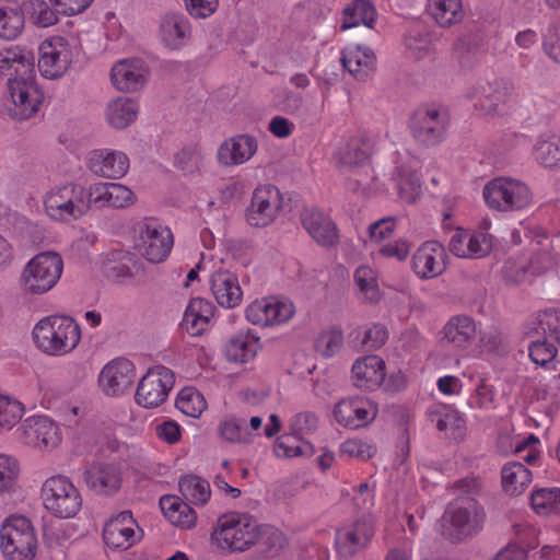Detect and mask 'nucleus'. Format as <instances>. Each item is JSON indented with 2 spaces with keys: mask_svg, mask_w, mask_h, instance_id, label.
Segmentation results:
<instances>
[{
  "mask_svg": "<svg viewBox=\"0 0 560 560\" xmlns=\"http://www.w3.org/2000/svg\"><path fill=\"white\" fill-rule=\"evenodd\" d=\"M442 520L443 538L458 545L472 539L483 529L487 513L478 500H468L450 503Z\"/></svg>",
  "mask_w": 560,
  "mask_h": 560,
  "instance_id": "obj_1",
  "label": "nucleus"
},
{
  "mask_svg": "<svg viewBox=\"0 0 560 560\" xmlns=\"http://www.w3.org/2000/svg\"><path fill=\"white\" fill-rule=\"evenodd\" d=\"M33 338L44 352L58 355L68 353L78 346L81 330L70 316L51 315L35 325Z\"/></svg>",
  "mask_w": 560,
  "mask_h": 560,
  "instance_id": "obj_2",
  "label": "nucleus"
},
{
  "mask_svg": "<svg viewBox=\"0 0 560 560\" xmlns=\"http://www.w3.org/2000/svg\"><path fill=\"white\" fill-rule=\"evenodd\" d=\"M262 526L249 514L230 513L218 521L215 538L223 549L245 551L258 542Z\"/></svg>",
  "mask_w": 560,
  "mask_h": 560,
  "instance_id": "obj_3",
  "label": "nucleus"
},
{
  "mask_svg": "<svg viewBox=\"0 0 560 560\" xmlns=\"http://www.w3.org/2000/svg\"><path fill=\"white\" fill-rule=\"evenodd\" d=\"M37 538L32 522L25 516H11L0 528V548L7 560H33Z\"/></svg>",
  "mask_w": 560,
  "mask_h": 560,
  "instance_id": "obj_4",
  "label": "nucleus"
},
{
  "mask_svg": "<svg viewBox=\"0 0 560 560\" xmlns=\"http://www.w3.org/2000/svg\"><path fill=\"white\" fill-rule=\"evenodd\" d=\"M42 499L46 510L60 518L75 516L82 506L79 490L63 476H52L44 482Z\"/></svg>",
  "mask_w": 560,
  "mask_h": 560,
  "instance_id": "obj_5",
  "label": "nucleus"
},
{
  "mask_svg": "<svg viewBox=\"0 0 560 560\" xmlns=\"http://www.w3.org/2000/svg\"><path fill=\"white\" fill-rule=\"evenodd\" d=\"M486 203L498 211L522 210L532 202L527 185L508 177L491 179L482 191Z\"/></svg>",
  "mask_w": 560,
  "mask_h": 560,
  "instance_id": "obj_6",
  "label": "nucleus"
},
{
  "mask_svg": "<svg viewBox=\"0 0 560 560\" xmlns=\"http://www.w3.org/2000/svg\"><path fill=\"white\" fill-rule=\"evenodd\" d=\"M63 262L59 254L44 252L37 254L23 272L25 289L33 294H43L51 290L59 280Z\"/></svg>",
  "mask_w": 560,
  "mask_h": 560,
  "instance_id": "obj_7",
  "label": "nucleus"
},
{
  "mask_svg": "<svg viewBox=\"0 0 560 560\" xmlns=\"http://www.w3.org/2000/svg\"><path fill=\"white\" fill-rule=\"evenodd\" d=\"M448 124L447 110L435 106H421L411 116L410 130L418 143L430 148L444 139Z\"/></svg>",
  "mask_w": 560,
  "mask_h": 560,
  "instance_id": "obj_8",
  "label": "nucleus"
},
{
  "mask_svg": "<svg viewBox=\"0 0 560 560\" xmlns=\"http://www.w3.org/2000/svg\"><path fill=\"white\" fill-rule=\"evenodd\" d=\"M8 89L12 100L9 113L13 119L25 120L39 110L44 93L38 88L35 75L9 79Z\"/></svg>",
  "mask_w": 560,
  "mask_h": 560,
  "instance_id": "obj_9",
  "label": "nucleus"
},
{
  "mask_svg": "<svg viewBox=\"0 0 560 560\" xmlns=\"http://www.w3.org/2000/svg\"><path fill=\"white\" fill-rule=\"evenodd\" d=\"M45 208L54 219H78L90 209L88 190L73 184L57 188L45 199Z\"/></svg>",
  "mask_w": 560,
  "mask_h": 560,
  "instance_id": "obj_10",
  "label": "nucleus"
},
{
  "mask_svg": "<svg viewBox=\"0 0 560 560\" xmlns=\"http://www.w3.org/2000/svg\"><path fill=\"white\" fill-rule=\"evenodd\" d=\"M174 383V373L168 368L156 365L139 381L135 399L144 408L159 407L166 400Z\"/></svg>",
  "mask_w": 560,
  "mask_h": 560,
  "instance_id": "obj_11",
  "label": "nucleus"
},
{
  "mask_svg": "<svg viewBox=\"0 0 560 560\" xmlns=\"http://www.w3.org/2000/svg\"><path fill=\"white\" fill-rule=\"evenodd\" d=\"M72 52L69 43L61 36L45 39L38 47V70L47 79H59L69 69Z\"/></svg>",
  "mask_w": 560,
  "mask_h": 560,
  "instance_id": "obj_12",
  "label": "nucleus"
},
{
  "mask_svg": "<svg viewBox=\"0 0 560 560\" xmlns=\"http://www.w3.org/2000/svg\"><path fill=\"white\" fill-rule=\"evenodd\" d=\"M281 207L282 196L276 186H259L246 209V221L252 226L265 228L275 221Z\"/></svg>",
  "mask_w": 560,
  "mask_h": 560,
  "instance_id": "obj_13",
  "label": "nucleus"
},
{
  "mask_svg": "<svg viewBox=\"0 0 560 560\" xmlns=\"http://www.w3.org/2000/svg\"><path fill=\"white\" fill-rule=\"evenodd\" d=\"M173 235L167 228L145 225L140 231L137 250L150 262L159 264L170 254Z\"/></svg>",
  "mask_w": 560,
  "mask_h": 560,
  "instance_id": "obj_14",
  "label": "nucleus"
},
{
  "mask_svg": "<svg viewBox=\"0 0 560 560\" xmlns=\"http://www.w3.org/2000/svg\"><path fill=\"white\" fill-rule=\"evenodd\" d=\"M294 314L292 303L276 299H262L253 302L246 308V318L254 325L273 326L290 319Z\"/></svg>",
  "mask_w": 560,
  "mask_h": 560,
  "instance_id": "obj_15",
  "label": "nucleus"
},
{
  "mask_svg": "<svg viewBox=\"0 0 560 560\" xmlns=\"http://www.w3.org/2000/svg\"><path fill=\"white\" fill-rule=\"evenodd\" d=\"M300 220L312 238L323 247H335L339 243V233L335 222L315 208L301 211Z\"/></svg>",
  "mask_w": 560,
  "mask_h": 560,
  "instance_id": "obj_16",
  "label": "nucleus"
},
{
  "mask_svg": "<svg viewBox=\"0 0 560 560\" xmlns=\"http://www.w3.org/2000/svg\"><path fill=\"white\" fill-rule=\"evenodd\" d=\"M447 254L442 244L435 241L423 243L412 256V269L424 279L440 276L446 268Z\"/></svg>",
  "mask_w": 560,
  "mask_h": 560,
  "instance_id": "obj_17",
  "label": "nucleus"
},
{
  "mask_svg": "<svg viewBox=\"0 0 560 560\" xmlns=\"http://www.w3.org/2000/svg\"><path fill=\"white\" fill-rule=\"evenodd\" d=\"M135 201L133 192L121 184L116 183H98L88 189V202L90 209L95 207L102 209L104 207L125 208Z\"/></svg>",
  "mask_w": 560,
  "mask_h": 560,
  "instance_id": "obj_18",
  "label": "nucleus"
},
{
  "mask_svg": "<svg viewBox=\"0 0 560 560\" xmlns=\"http://www.w3.org/2000/svg\"><path fill=\"white\" fill-rule=\"evenodd\" d=\"M148 69L143 60L126 59L114 65L110 79L115 88L122 92H136L147 82Z\"/></svg>",
  "mask_w": 560,
  "mask_h": 560,
  "instance_id": "obj_19",
  "label": "nucleus"
},
{
  "mask_svg": "<svg viewBox=\"0 0 560 560\" xmlns=\"http://www.w3.org/2000/svg\"><path fill=\"white\" fill-rule=\"evenodd\" d=\"M133 378L132 363L127 359H120L103 368L98 382L107 395L116 396L127 390L132 385Z\"/></svg>",
  "mask_w": 560,
  "mask_h": 560,
  "instance_id": "obj_20",
  "label": "nucleus"
},
{
  "mask_svg": "<svg viewBox=\"0 0 560 560\" xmlns=\"http://www.w3.org/2000/svg\"><path fill=\"white\" fill-rule=\"evenodd\" d=\"M374 535L372 524L365 520H359L351 526L337 532L336 546L341 557H352L364 549Z\"/></svg>",
  "mask_w": 560,
  "mask_h": 560,
  "instance_id": "obj_21",
  "label": "nucleus"
},
{
  "mask_svg": "<svg viewBox=\"0 0 560 560\" xmlns=\"http://www.w3.org/2000/svg\"><path fill=\"white\" fill-rule=\"evenodd\" d=\"M385 376V362L378 355L359 358L352 366L353 385L364 390L381 387Z\"/></svg>",
  "mask_w": 560,
  "mask_h": 560,
  "instance_id": "obj_22",
  "label": "nucleus"
},
{
  "mask_svg": "<svg viewBox=\"0 0 560 560\" xmlns=\"http://www.w3.org/2000/svg\"><path fill=\"white\" fill-rule=\"evenodd\" d=\"M130 511H122L110 518L103 528L104 542L114 549H128L135 542V526Z\"/></svg>",
  "mask_w": 560,
  "mask_h": 560,
  "instance_id": "obj_23",
  "label": "nucleus"
},
{
  "mask_svg": "<svg viewBox=\"0 0 560 560\" xmlns=\"http://www.w3.org/2000/svg\"><path fill=\"white\" fill-rule=\"evenodd\" d=\"M84 481L98 494L112 495L121 487V474L113 464H95L83 472Z\"/></svg>",
  "mask_w": 560,
  "mask_h": 560,
  "instance_id": "obj_24",
  "label": "nucleus"
},
{
  "mask_svg": "<svg viewBox=\"0 0 560 560\" xmlns=\"http://www.w3.org/2000/svg\"><path fill=\"white\" fill-rule=\"evenodd\" d=\"M89 168L101 177L118 179L127 173L129 159L122 152L95 150L91 152Z\"/></svg>",
  "mask_w": 560,
  "mask_h": 560,
  "instance_id": "obj_25",
  "label": "nucleus"
},
{
  "mask_svg": "<svg viewBox=\"0 0 560 560\" xmlns=\"http://www.w3.org/2000/svg\"><path fill=\"white\" fill-rule=\"evenodd\" d=\"M257 151V141L249 135H237L225 140L218 150L221 165L233 166L248 161Z\"/></svg>",
  "mask_w": 560,
  "mask_h": 560,
  "instance_id": "obj_26",
  "label": "nucleus"
},
{
  "mask_svg": "<svg viewBox=\"0 0 560 560\" xmlns=\"http://www.w3.org/2000/svg\"><path fill=\"white\" fill-rule=\"evenodd\" d=\"M210 284L219 305L234 308L241 304L243 291L234 273L229 270H218L212 273Z\"/></svg>",
  "mask_w": 560,
  "mask_h": 560,
  "instance_id": "obj_27",
  "label": "nucleus"
},
{
  "mask_svg": "<svg viewBox=\"0 0 560 560\" xmlns=\"http://www.w3.org/2000/svg\"><path fill=\"white\" fill-rule=\"evenodd\" d=\"M334 416L338 423L357 429L369 424L376 416L371 411V404L359 399L339 401L334 409Z\"/></svg>",
  "mask_w": 560,
  "mask_h": 560,
  "instance_id": "obj_28",
  "label": "nucleus"
},
{
  "mask_svg": "<svg viewBox=\"0 0 560 560\" xmlns=\"http://www.w3.org/2000/svg\"><path fill=\"white\" fill-rule=\"evenodd\" d=\"M23 428L28 441L37 447L52 448L60 443L58 428L47 417L27 419Z\"/></svg>",
  "mask_w": 560,
  "mask_h": 560,
  "instance_id": "obj_29",
  "label": "nucleus"
},
{
  "mask_svg": "<svg viewBox=\"0 0 560 560\" xmlns=\"http://www.w3.org/2000/svg\"><path fill=\"white\" fill-rule=\"evenodd\" d=\"M191 34L188 21L179 14H165L160 24V36L162 43L170 49L175 50L184 46Z\"/></svg>",
  "mask_w": 560,
  "mask_h": 560,
  "instance_id": "obj_30",
  "label": "nucleus"
},
{
  "mask_svg": "<svg viewBox=\"0 0 560 560\" xmlns=\"http://www.w3.org/2000/svg\"><path fill=\"white\" fill-rule=\"evenodd\" d=\"M475 334L476 324L466 315L452 317L443 328V339L458 348L468 347Z\"/></svg>",
  "mask_w": 560,
  "mask_h": 560,
  "instance_id": "obj_31",
  "label": "nucleus"
},
{
  "mask_svg": "<svg viewBox=\"0 0 560 560\" xmlns=\"http://www.w3.org/2000/svg\"><path fill=\"white\" fill-rule=\"evenodd\" d=\"M24 27V10L11 0H0V37L16 38Z\"/></svg>",
  "mask_w": 560,
  "mask_h": 560,
  "instance_id": "obj_32",
  "label": "nucleus"
},
{
  "mask_svg": "<svg viewBox=\"0 0 560 560\" xmlns=\"http://www.w3.org/2000/svg\"><path fill=\"white\" fill-rule=\"evenodd\" d=\"M502 488L511 494H521L532 482V471L520 462H511L501 471Z\"/></svg>",
  "mask_w": 560,
  "mask_h": 560,
  "instance_id": "obj_33",
  "label": "nucleus"
},
{
  "mask_svg": "<svg viewBox=\"0 0 560 560\" xmlns=\"http://www.w3.org/2000/svg\"><path fill=\"white\" fill-rule=\"evenodd\" d=\"M428 12L442 27L458 23L464 18L460 0H428Z\"/></svg>",
  "mask_w": 560,
  "mask_h": 560,
  "instance_id": "obj_34",
  "label": "nucleus"
},
{
  "mask_svg": "<svg viewBox=\"0 0 560 560\" xmlns=\"http://www.w3.org/2000/svg\"><path fill=\"white\" fill-rule=\"evenodd\" d=\"M138 105L129 97H118L106 109L107 121L117 129L128 127L137 117Z\"/></svg>",
  "mask_w": 560,
  "mask_h": 560,
  "instance_id": "obj_35",
  "label": "nucleus"
},
{
  "mask_svg": "<svg viewBox=\"0 0 560 560\" xmlns=\"http://www.w3.org/2000/svg\"><path fill=\"white\" fill-rule=\"evenodd\" d=\"M342 15V30L355 27L360 24L372 28L375 22L376 11L370 1L355 0L343 10Z\"/></svg>",
  "mask_w": 560,
  "mask_h": 560,
  "instance_id": "obj_36",
  "label": "nucleus"
},
{
  "mask_svg": "<svg viewBox=\"0 0 560 560\" xmlns=\"http://www.w3.org/2000/svg\"><path fill=\"white\" fill-rule=\"evenodd\" d=\"M178 487L182 495L194 504L203 505L211 495L209 482L196 475L182 477Z\"/></svg>",
  "mask_w": 560,
  "mask_h": 560,
  "instance_id": "obj_37",
  "label": "nucleus"
},
{
  "mask_svg": "<svg viewBox=\"0 0 560 560\" xmlns=\"http://www.w3.org/2000/svg\"><path fill=\"white\" fill-rule=\"evenodd\" d=\"M514 85L510 82H501L492 93L486 95L481 102V107L487 114H505V107H510L513 101Z\"/></svg>",
  "mask_w": 560,
  "mask_h": 560,
  "instance_id": "obj_38",
  "label": "nucleus"
},
{
  "mask_svg": "<svg viewBox=\"0 0 560 560\" xmlns=\"http://www.w3.org/2000/svg\"><path fill=\"white\" fill-rule=\"evenodd\" d=\"M22 7L38 26L48 27L55 25L59 20L60 11L55 7L50 8L45 0H28L23 2Z\"/></svg>",
  "mask_w": 560,
  "mask_h": 560,
  "instance_id": "obj_39",
  "label": "nucleus"
},
{
  "mask_svg": "<svg viewBox=\"0 0 560 560\" xmlns=\"http://www.w3.org/2000/svg\"><path fill=\"white\" fill-rule=\"evenodd\" d=\"M366 143L360 138H352L336 154L338 162L345 166H357L364 163L369 153Z\"/></svg>",
  "mask_w": 560,
  "mask_h": 560,
  "instance_id": "obj_40",
  "label": "nucleus"
},
{
  "mask_svg": "<svg viewBox=\"0 0 560 560\" xmlns=\"http://www.w3.org/2000/svg\"><path fill=\"white\" fill-rule=\"evenodd\" d=\"M256 354V345L247 336L232 337L225 346V357L232 362H247Z\"/></svg>",
  "mask_w": 560,
  "mask_h": 560,
  "instance_id": "obj_41",
  "label": "nucleus"
},
{
  "mask_svg": "<svg viewBox=\"0 0 560 560\" xmlns=\"http://www.w3.org/2000/svg\"><path fill=\"white\" fill-rule=\"evenodd\" d=\"M219 434L232 443L249 444L253 441V435L247 430L245 419H226L219 425Z\"/></svg>",
  "mask_w": 560,
  "mask_h": 560,
  "instance_id": "obj_42",
  "label": "nucleus"
},
{
  "mask_svg": "<svg viewBox=\"0 0 560 560\" xmlns=\"http://www.w3.org/2000/svg\"><path fill=\"white\" fill-rule=\"evenodd\" d=\"M450 489L456 497L454 503H462L468 500H477V497L482 493L483 485L479 477L467 476L453 482Z\"/></svg>",
  "mask_w": 560,
  "mask_h": 560,
  "instance_id": "obj_43",
  "label": "nucleus"
},
{
  "mask_svg": "<svg viewBox=\"0 0 560 560\" xmlns=\"http://www.w3.org/2000/svg\"><path fill=\"white\" fill-rule=\"evenodd\" d=\"M175 406L186 416L198 418L207 408L203 396L191 388H184L176 399Z\"/></svg>",
  "mask_w": 560,
  "mask_h": 560,
  "instance_id": "obj_44",
  "label": "nucleus"
},
{
  "mask_svg": "<svg viewBox=\"0 0 560 560\" xmlns=\"http://www.w3.org/2000/svg\"><path fill=\"white\" fill-rule=\"evenodd\" d=\"M24 408L18 400L0 395V430L13 428L23 416Z\"/></svg>",
  "mask_w": 560,
  "mask_h": 560,
  "instance_id": "obj_45",
  "label": "nucleus"
},
{
  "mask_svg": "<svg viewBox=\"0 0 560 560\" xmlns=\"http://www.w3.org/2000/svg\"><path fill=\"white\" fill-rule=\"evenodd\" d=\"M20 474L19 462L8 455H0V493L11 491Z\"/></svg>",
  "mask_w": 560,
  "mask_h": 560,
  "instance_id": "obj_46",
  "label": "nucleus"
},
{
  "mask_svg": "<svg viewBox=\"0 0 560 560\" xmlns=\"http://www.w3.org/2000/svg\"><path fill=\"white\" fill-rule=\"evenodd\" d=\"M201 152L197 144L184 147L175 155V165L185 174H192L200 167Z\"/></svg>",
  "mask_w": 560,
  "mask_h": 560,
  "instance_id": "obj_47",
  "label": "nucleus"
},
{
  "mask_svg": "<svg viewBox=\"0 0 560 560\" xmlns=\"http://www.w3.org/2000/svg\"><path fill=\"white\" fill-rule=\"evenodd\" d=\"M528 351L532 361L541 366L552 361L557 354L556 346L546 337L532 341Z\"/></svg>",
  "mask_w": 560,
  "mask_h": 560,
  "instance_id": "obj_48",
  "label": "nucleus"
},
{
  "mask_svg": "<svg viewBox=\"0 0 560 560\" xmlns=\"http://www.w3.org/2000/svg\"><path fill=\"white\" fill-rule=\"evenodd\" d=\"M343 342V336L341 330L331 329L329 331L322 332L316 341V350L325 357H331L336 354L341 348Z\"/></svg>",
  "mask_w": 560,
  "mask_h": 560,
  "instance_id": "obj_49",
  "label": "nucleus"
},
{
  "mask_svg": "<svg viewBox=\"0 0 560 560\" xmlns=\"http://www.w3.org/2000/svg\"><path fill=\"white\" fill-rule=\"evenodd\" d=\"M540 328L560 345V310H545L538 315Z\"/></svg>",
  "mask_w": 560,
  "mask_h": 560,
  "instance_id": "obj_50",
  "label": "nucleus"
},
{
  "mask_svg": "<svg viewBox=\"0 0 560 560\" xmlns=\"http://www.w3.org/2000/svg\"><path fill=\"white\" fill-rule=\"evenodd\" d=\"M536 545L523 541H511L503 547L491 560H527L528 551Z\"/></svg>",
  "mask_w": 560,
  "mask_h": 560,
  "instance_id": "obj_51",
  "label": "nucleus"
},
{
  "mask_svg": "<svg viewBox=\"0 0 560 560\" xmlns=\"http://www.w3.org/2000/svg\"><path fill=\"white\" fill-rule=\"evenodd\" d=\"M536 159L546 167L560 165V145L553 141H541L536 148Z\"/></svg>",
  "mask_w": 560,
  "mask_h": 560,
  "instance_id": "obj_52",
  "label": "nucleus"
},
{
  "mask_svg": "<svg viewBox=\"0 0 560 560\" xmlns=\"http://www.w3.org/2000/svg\"><path fill=\"white\" fill-rule=\"evenodd\" d=\"M208 324L209 322L201 317L199 312L191 311V305L188 304L180 324L182 328L190 336H200L206 331Z\"/></svg>",
  "mask_w": 560,
  "mask_h": 560,
  "instance_id": "obj_53",
  "label": "nucleus"
},
{
  "mask_svg": "<svg viewBox=\"0 0 560 560\" xmlns=\"http://www.w3.org/2000/svg\"><path fill=\"white\" fill-rule=\"evenodd\" d=\"M491 235L480 232L468 237L466 248L467 257H483L491 250Z\"/></svg>",
  "mask_w": 560,
  "mask_h": 560,
  "instance_id": "obj_54",
  "label": "nucleus"
},
{
  "mask_svg": "<svg viewBox=\"0 0 560 560\" xmlns=\"http://www.w3.org/2000/svg\"><path fill=\"white\" fill-rule=\"evenodd\" d=\"M552 493H555V488H540L533 491L530 504L538 514H550V510L552 509Z\"/></svg>",
  "mask_w": 560,
  "mask_h": 560,
  "instance_id": "obj_55",
  "label": "nucleus"
},
{
  "mask_svg": "<svg viewBox=\"0 0 560 560\" xmlns=\"http://www.w3.org/2000/svg\"><path fill=\"white\" fill-rule=\"evenodd\" d=\"M273 452L276 456L294 457L300 456L301 445L296 443V436L283 434L277 439Z\"/></svg>",
  "mask_w": 560,
  "mask_h": 560,
  "instance_id": "obj_56",
  "label": "nucleus"
},
{
  "mask_svg": "<svg viewBox=\"0 0 560 560\" xmlns=\"http://www.w3.org/2000/svg\"><path fill=\"white\" fill-rule=\"evenodd\" d=\"M50 4L60 11V14L72 16L85 11L93 0H49Z\"/></svg>",
  "mask_w": 560,
  "mask_h": 560,
  "instance_id": "obj_57",
  "label": "nucleus"
},
{
  "mask_svg": "<svg viewBox=\"0 0 560 560\" xmlns=\"http://www.w3.org/2000/svg\"><path fill=\"white\" fill-rule=\"evenodd\" d=\"M196 520V512L186 502L180 505V509L175 514H171V523L185 529L194 527Z\"/></svg>",
  "mask_w": 560,
  "mask_h": 560,
  "instance_id": "obj_58",
  "label": "nucleus"
},
{
  "mask_svg": "<svg viewBox=\"0 0 560 560\" xmlns=\"http://www.w3.org/2000/svg\"><path fill=\"white\" fill-rule=\"evenodd\" d=\"M544 47L547 54L557 62H560V26L552 25L545 35Z\"/></svg>",
  "mask_w": 560,
  "mask_h": 560,
  "instance_id": "obj_59",
  "label": "nucleus"
},
{
  "mask_svg": "<svg viewBox=\"0 0 560 560\" xmlns=\"http://www.w3.org/2000/svg\"><path fill=\"white\" fill-rule=\"evenodd\" d=\"M341 452L350 456L368 459L374 455L375 450L361 441L348 440L341 445Z\"/></svg>",
  "mask_w": 560,
  "mask_h": 560,
  "instance_id": "obj_60",
  "label": "nucleus"
},
{
  "mask_svg": "<svg viewBox=\"0 0 560 560\" xmlns=\"http://www.w3.org/2000/svg\"><path fill=\"white\" fill-rule=\"evenodd\" d=\"M360 51L361 47L358 46L355 52H343L341 57V62L345 69H347L351 74L363 78L364 75H366V73H364L362 70V67L364 66L363 60L360 57Z\"/></svg>",
  "mask_w": 560,
  "mask_h": 560,
  "instance_id": "obj_61",
  "label": "nucleus"
},
{
  "mask_svg": "<svg viewBox=\"0 0 560 560\" xmlns=\"http://www.w3.org/2000/svg\"><path fill=\"white\" fill-rule=\"evenodd\" d=\"M155 432L161 440L170 444H174L180 439V428L173 420L164 421L163 423L158 424L155 427Z\"/></svg>",
  "mask_w": 560,
  "mask_h": 560,
  "instance_id": "obj_62",
  "label": "nucleus"
},
{
  "mask_svg": "<svg viewBox=\"0 0 560 560\" xmlns=\"http://www.w3.org/2000/svg\"><path fill=\"white\" fill-rule=\"evenodd\" d=\"M387 339V330L385 326L375 324L368 329L364 334L363 343L369 345L371 348H381Z\"/></svg>",
  "mask_w": 560,
  "mask_h": 560,
  "instance_id": "obj_63",
  "label": "nucleus"
},
{
  "mask_svg": "<svg viewBox=\"0 0 560 560\" xmlns=\"http://www.w3.org/2000/svg\"><path fill=\"white\" fill-rule=\"evenodd\" d=\"M187 11L195 18H206L215 10L213 0H186Z\"/></svg>",
  "mask_w": 560,
  "mask_h": 560,
  "instance_id": "obj_64",
  "label": "nucleus"
}]
</instances>
